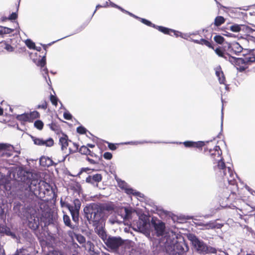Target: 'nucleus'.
Here are the masks:
<instances>
[{
	"label": "nucleus",
	"mask_w": 255,
	"mask_h": 255,
	"mask_svg": "<svg viewBox=\"0 0 255 255\" xmlns=\"http://www.w3.org/2000/svg\"><path fill=\"white\" fill-rule=\"evenodd\" d=\"M215 52L217 55L219 57H223L224 59H226V55H228V53L226 52L224 49L220 47H217L215 50Z\"/></svg>",
	"instance_id": "25"
},
{
	"label": "nucleus",
	"mask_w": 255,
	"mask_h": 255,
	"mask_svg": "<svg viewBox=\"0 0 255 255\" xmlns=\"http://www.w3.org/2000/svg\"><path fill=\"white\" fill-rule=\"evenodd\" d=\"M43 123L39 120L35 121L34 123V127L39 130H41L43 128Z\"/></svg>",
	"instance_id": "39"
},
{
	"label": "nucleus",
	"mask_w": 255,
	"mask_h": 255,
	"mask_svg": "<svg viewBox=\"0 0 255 255\" xmlns=\"http://www.w3.org/2000/svg\"><path fill=\"white\" fill-rule=\"evenodd\" d=\"M50 100L53 105L56 106L57 105L59 100L56 96L51 94L50 96Z\"/></svg>",
	"instance_id": "48"
},
{
	"label": "nucleus",
	"mask_w": 255,
	"mask_h": 255,
	"mask_svg": "<svg viewBox=\"0 0 255 255\" xmlns=\"http://www.w3.org/2000/svg\"><path fill=\"white\" fill-rule=\"evenodd\" d=\"M25 43L27 47L30 49H33L35 48V43L30 39H27L25 40Z\"/></svg>",
	"instance_id": "40"
},
{
	"label": "nucleus",
	"mask_w": 255,
	"mask_h": 255,
	"mask_svg": "<svg viewBox=\"0 0 255 255\" xmlns=\"http://www.w3.org/2000/svg\"><path fill=\"white\" fill-rule=\"evenodd\" d=\"M86 248L90 255H100L101 250L96 248L94 244L91 241L86 243Z\"/></svg>",
	"instance_id": "17"
},
{
	"label": "nucleus",
	"mask_w": 255,
	"mask_h": 255,
	"mask_svg": "<svg viewBox=\"0 0 255 255\" xmlns=\"http://www.w3.org/2000/svg\"><path fill=\"white\" fill-rule=\"evenodd\" d=\"M19 3L18 4L16 11H18L19 8ZM18 15L17 12H12L8 17H7L8 20L13 21L16 20L17 18Z\"/></svg>",
	"instance_id": "36"
},
{
	"label": "nucleus",
	"mask_w": 255,
	"mask_h": 255,
	"mask_svg": "<svg viewBox=\"0 0 255 255\" xmlns=\"http://www.w3.org/2000/svg\"><path fill=\"white\" fill-rule=\"evenodd\" d=\"M77 132L81 134H84L86 133L88 131V130L83 126H80L77 128Z\"/></svg>",
	"instance_id": "44"
},
{
	"label": "nucleus",
	"mask_w": 255,
	"mask_h": 255,
	"mask_svg": "<svg viewBox=\"0 0 255 255\" xmlns=\"http://www.w3.org/2000/svg\"><path fill=\"white\" fill-rule=\"evenodd\" d=\"M215 222L216 221H210L207 222L205 224V229H215Z\"/></svg>",
	"instance_id": "45"
},
{
	"label": "nucleus",
	"mask_w": 255,
	"mask_h": 255,
	"mask_svg": "<svg viewBox=\"0 0 255 255\" xmlns=\"http://www.w3.org/2000/svg\"><path fill=\"white\" fill-rule=\"evenodd\" d=\"M75 238L80 244H83L86 242L85 237L80 234H75Z\"/></svg>",
	"instance_id": "38"
},
{
	"label": "nucleus",
	"mask_w": 255,
	"mask_h": 255,
	"mask_svg": "<svg viewBox=\"0 0 255 255\" xmlns=\"http://www.w3.org/2000/svg\"><path fill=\"white\" fill-rule=\"evenodd\" d=\"M30 116L28 113H24L22 114L17 115L16 116V119L21 122H28L31 123V120L29 119Z\"/></svg>",
	"instance_id": "24"
},
{
	"label": "nucleus",
	"mask_w": 255,
	"mask_h": 255,
	"mask_svg": "<svg viewBox=\"0 0 255 255\" xmlns=\"http://www.w3.org/2000/svg\"><path fill=\"white\" fill-rule=\"evenodd\" d=\"M214 39L215 41L218 44H222L224 42V38L220 35H216L214 36Z\"/></svg>",
	"instance_id": "42"
},
{
	"label": "nucleus",
	"mask_w": 255,
	"mask_h": 255,
	"mask_svg": "<svg viewBox=\"0 0 255 255\" xmlns=\"http://www.w3.org/2000/svg\"><path fill=\"white\" fill-rule=\"evenodd\" d=\"M46 255H63L61 252L58 251L54 250L51 252H49Z\"/></svg>",
	"instance_id": "56"
},
{
	"label": "nucleus",
	"mask_w": 255,
	"mask_h": 255,
	"mask_svg": "<svg viewBox=\"0 0 255 255\" xmlns=\"http://www.w3.org/2000/svg\"><path fill=\"white\" fill-rule=\"evenodd\" d=\"M225 21V19L222 16H217L214 20V24L216 26H219Z\"/></svg>",
	"instance_id": "30"
},
{
	"label": "nucleus",
	"mask_w": 255,
	"mask_h": 255,
	"mask_svg": "<svg viewBox=\"0 0 255 255\" xmlns=\"http://www.w3.org/2000/svg\"><path fill=\"white\" fill-rule=\"evenodd\" d=\"M106 246L105 248L110 252L117 253L120 248H123L124 244V240L120 237L109 236V238L104 243Z\"/></svg>",
	"instance_id": "5"
},
{
	"label": "nucleus",
	"mask_w": 255,
	"mask_h": 255,
	"mask_svg": "<svg viewBox=\"0 0 255 255\" xmlns=\"http://www.w3.org/2000/svg\"><path fill=\"white\" fill-rule=\"evenodd\" d=\"M42 145H45L47 147H51L54 144V140L51 137H49L46 140L43 139Z\"/></svg>",
	"instance_id": "33"
},
{
	"label": "nucleus",
	"mask_w": 255,
	"mask_h": 255,
	"mask_svg": "<svg viewBox=\"0 0 255 255\" xmlns=\"http://www.w3.org/2000/svg\"><path fill=\"white\" fill-rule=\"evenodd\" d=\"M188 239L191 242L195 252L200 255L214 254L216 249L207 244L202 240L193 234L187 235Z\"/></svg>",
	"instance_id": "4"
},
{
	"label": "nucleus",
	"mask_w": 255,
	"mask_h": 255,
	"mask_svg": "<svg viewBox=\"0 0 255 255\" xmlns=\"http://www.w3.org/2000/svg\"><path fill=\"white\" fill-rule=\"evenodd\" d=\"M240 64H245V61L243 58H237L235 65H240Z\"/></svg>",
	"instance_id": "57"
},
{
	"label": "nucleus",
	"mask_w": 255,
	"mask_h": 255,
	"mask_svg": "<svg viewBox=\"0 0 255 255\" xmlns=\"http://www.w3.org/2000/svg\"><path fill=\"white\" fill-rule=\"evenodd\" d=\"M161 243L160 246L169 255H185L189 250L184 237L172 231L165 235Z\"/></svg>",
	"instance_id": "3"
},
{
	"label": "nucleus",
	"mask_w": 255,
	"mask_h": 255,
	"mask_svg": "<svg viewBox=\"0 0 255 255\" xmlns=\"http://www.w3.org/2000/svg\"><path fill=\"white\" fill-rule=\"evenodd\" d=\"M74 206L72 205V208L73 211H80L81 206V203L79 199H75L73 201Z\"/></svg>",
	"instance_id": "28"
},
{
	"label": "nucleus",
	"mask_w": 255,
	"mask_h": 255,
	"mask_svg": "<svg viewBox=\"0 0 255 255\" xmlns=\"http://www.w3.org/2000/svg\"><path fill=\"white\" fill-rule=\"evenodd\" d=\"M86 160L87 161H88L91 164H96L98 163L97 162L95 161L94 160H93L91 158H90L88 157H86Z\"/></svg>",
	"instance_id": "63"
},
{
	"label": "nucleus",
	"mask_w": 255,
	"mask_h": 255,
	"mask_svg": "<svg viewBox=\"0 0 255 255\" xmlns=\"http://www.w3.org/2000/svg\"><path fill=\"white\" fill-rule=\"evenodd\" d=\"M125 215L124 217L125 220H129L131 218V211L127 208H125Z\"/></svg>",
	"instance_id": "47"
},
{
	"label": "nucleus",
	"mask_w": 255,
	"mask_h": 255,
	"mask_svg": "<svg viewBox=\"0 0 255 255\" xmlns=\"http://www.w3.org/2000/svg\"><path fill=\"white\" fill-rule=\"evenodd\" d=\"M216 75L217 77L218 78L219 82L220 84H223L225 85V89L227 91H229L230 87L229 85L226 84L225 81V77L224 75L223 71L221 70V68L220 67L219 70H217L216 71Z\"/></svg>",
	"instance_id": "20"
},
{
	"label": "nucleus",
	"mask_w": 255,
	"mask_h": 255,
	"mask_svg": "<svg viewBox=\"0 0 255 255\" xmlns=\"http://www.w3.org/2000/svg\"><path fill=\"white\" fill-rule=\"evenodd\" d=\"M60 203V205L62 207H65L67 208V205H71L69 203H66L65 202L63 201L62 199H61Z\"/></svg>",
	"instance_id": "62"
},
{
	"label": "nucleus",
	"mask_w": 255,
	"mask_h": 255,
	"mask_svg": "<svg viewBox=\"0 0 255 255\" xmlns=\"http://www.w3.org/2000/svg\"><path fill=\"white\" fill-rule=\"evenodd\" d=\"M114 207L107 203H92L87 204L84 208V217L89 224L95 227V232L104 243L109 238L106 231L103 228L110 212Z\"/></svg>",
	"instance_id": "2"
},
{
	"label": "nucleus",
	"mask_w": 255,
	"mask_h": 255,
	"mask_svg": "<svg viewBox=\"0 0 255 255\" xmlns=\"http://www.w3.org/2000/svg\"><path fill=\"white\" fill-rule=\"evenodd\" d=\"M73 145H74V147L75 148V150H73L71 148H69V154L74 153L77 151V150L78 149V146H79L78 144L74 142Z\"/></svg>",
	"instance_id": "60"
},
{
	"label": "nucleus",
	"mask_w": 255,
	"mask_h": 255,
	"mask_svg": "<svg viewBox=\"0 0 255 255\" xmlns=\"http://www.w3.org/2000/svg\"><path fill=\"white\" fill-rule=\"evenodd\" d=\"M63 117L67 120H72L73 116L68 111H66L63 114Z\"/></svg>",
	"instance_id": "51"
},
{
	"label": "nucleus",
	"mask_w": 255,
	"mask_h": 255,
	"mask_svg": "<svg viewBox=\"0 0 255 255\" xmlns=\"http://www.w3.org/2000/svg\"><path fill=\"white\" fill-rule=\"evenodd\" d=\"M68 141H71V140H69L68 136L63 133L62 136L59 138V143L61 145V150L62 151L67 149L68 146Z\"/></svg>",
	"instance_id": "23"
},
{
	"label": "nucleus",
	"mask_w": 255,
	"mask_h": 255,
	"mask_svg": "<svg viewBox=\"0 0 255 255\" xmlns=\"http://www.w3.org/2000/svg\"><path fill=\"white\" fill-rule=\"evenodd\" d=\"M22 206V204L20 202L15 201L13 203V210L19 211Z\"/></svg>",
	"instance_id": "50"
},
{
	"label": "nucleus",
	"mask_w": 255,
	"mask_h": 255,
	"mask_svg": "<svg viewBox=\"0 0 255 255\" xmlns=\"http://www.w3.org/2000/svg\"><path fill=\"white\" fill-rule=\"evenodd\" d=\"M14 31V29L0 26V35L10 34Z\"/></svg>",
	"instance_id": "29"
},
{
	"label": "nucleus",
	"mask_w": 255,
	"mask_h": 255,
	"mask_svg": "<svg viewBox=\"0 0 255 255\" xmlns=\"http://www.w3.org/2000/svg\"><path fill=\"white\" fill-rule=\"evenodd\" d=\"M47 108V104L46 101H44L41 105H38L37 106L38 109H42L44 110L46 109Z\"/></svg>",
	"instance_id": "59"
},
{
	"label": "nucleus",
	"mask_w": 255,
	"mask_h": 255,
	"mask_svg": "<svg viewBox=\"0 0 255 255\" xmlns=\"http://www.w3.org/2000/svg\"><path fill=\"white\" fill-rule=\"evenodd\" d=\"M217 166L220 170V174L222 176H226L227 171H228L230 177V178H228V182L230 184L234 185L235 183V177H237V175L232 170L231 167H226L225 163L222 158L218 160Z\"/></svg>",
	"instance_id": "7"
},
{
	"label": "nucleus",
	"mask_w": 255,
	"mask_h": 255,
	"mask_svg": "<svg viewBox=\"0 0 255 255\" xmlns=\"http://www.w3.org/2000/svg\"><path fill=\"white\" fill-rule=\"evenodd\" d=\"M154 28L158 29L159 31L163 33L164 34H169L170 35H171V34H170V32H171L172 29H170V28H167L166 27H164L162 26H158L156 25L155 27H154Z\"/></svg>",
	"instance_id": "27"
},
{
	"label": "nucleus",
	"mask_w": 255,
	"mask_h": 255,
	"mask_svg": "<svg viewBox=\"0 0 255 255\" xmlns=\"http://www.w3.org/2000/svg\"><path fill=\"white\" fill-rule=\"evenodd\" d=\"M25 250L23 248L17 249L13 255H25L24 254Z\"/></svg>",
	"instance_id": "58"
},
{
	"label": "nucleus",
	"mask_w": 255,
	"mask_h": 255,
	"mask_svg": "<svg viewBox=\"0 0 255 255\" xmlns=\"http://www.w3.org/2000/svg\"><path fill=\"white\" fill-rule=\"evenodd\" d=\"M200 44L202 45H205L206 46H208L209 48L214 49V47H213L212 44L207 40H206L204 38H201L200 39Z\"/></svg>",
	"instance_id": "43"
},
{
	"label": "nucleus",
	"mask_w": 255,
	"mask_h": 255,
	"mask_svg": "<svg viewBox=\"0 0 255 255\" xmlns=\"http://www.w3.org/2000/svg\"><path fill=\"white\" fill-rule=\"evenodd\" d=\"M40 58L39 59H33V62L37 66L41 67V69L43 68L42 69L44 73L42 74L43 78L46 81V82L49 85H50L51 82L50 81V77L48 75V70L46 67H45V66L46 64V52H45L44 54L42 56H40Z\"/></svg>",
	"instance_id": "8"
},
{
	"label": "nucleus",
	"mask_w": 255,
	"mask_h": 255,
	"mask_svg": "<svg viewBox=\"0 0 255 255\" xmlns=\"http://www.w3.org/2000/svg\"><path fill=\"white\" fill-rule=\"evenodd\" d=\"M209 152L212 157H213L216 154H217L218 156H220L222 154V151L220 146L218 145L215 146L213 149H210Z\"/></svg>",
	"instance_id": "26"
},
{
	"label": "nucleus",
	"mask_w": 255,
	"mask_h": 255,
	"mask_svg": "<svg viewBox=\"0 0 255 255\" xmlns=\"http://www.w3.org/2000/svg\"><path fill=\"white\" fill-rule=\"evenodd\" d=\"M171 32H173L174 34V35H175L176 37L180 36V37H181L182 38H185V37L183 36L182 33L178 31H177V30L172 29Z\"/></svg>",
	"instance_id": "55"
},
{
	"label": "nucleus",
	"mask_w": 255,
	"mask_h": 255,
	"mask_svg": "<svg viewBox=\"0 0 255 255\" xmlns=\"http://www.w3.org/2000/svg\"><path fill=\"white\" fill-rule=\"evenodd\" d=\"M227 44L228 45L227 50L229 52L238 55L243 50V48L237 42L227 43Z\"/></svg>",
	"instance_id": "12"
},
{
	"label": "nucleus",
	"mask_w": 255,
	"mask_h": 255,
	"mask_svg": "<svg viewBox=\"0 0 255 255\" xmlns=\"http://www.w3.org/2000/svg\"><path fill=\"white\" fill-rule=\"evenodd\" d=\"M49 157H46L45 156H42L39 159V163L40 165L43 166H50V163H47L46 162L47 161V159H49Z\"/></svg>",
	"instance_id": "34"
},
{
	"label": "nucleus",
	"mask_w": 255,
	"mask_h": 255,
	"mask_svg": "<svg viewBox=\"0 0 255 255\" xmlns=\"http://www.w3.org/2000/svg\"><path fill=\"white\" fill-rule=\"evenodd\" d=\"M151 226L153 228L154 233L156 236L158 237H161V238H159V245H160L161 244V240L166 234H168L170 232H166L165 231V225L164 223L155 217L151 218Z\"/></svg>",
	"instance_id": "6"
},
{
	"label": "nucleus",
	"mask_w": 255,
	"mask_h": 255,
	"mask_svg": "<svg viewBox=\"0 0 255 255\" xmlns=\"http://www.w3.org/2000/svg\"><path fill=\"white\" fill-rule=\"evenodd\" d=\"M0 235L9 236L13 239L17 238L16 234L12 232L9 227L1 224H0Z\"/></svg>",
	"instance_id": "16"
},
{
	"label": "nucleus",
	"mask_w": 255,
	"mask_h": 255,
	"mask_svg": "<svg viewBox=\"0 0 255 255\" xmlns=\"http://www.w3.org/2000/svg\"><path fill=\"white\" fill-rule=\"evenodd\" d=\"M67 208L70 212L72 220L74 222L75 224L77 225V226L78 227L80 211H73L71 205H67Z\"/></svg>",
	"instance_id": "19"
},
{
	"label": "nucleus",
	"mask_w": 255,
	"mask_h": 255,
	"mask_svg": "<svg viewBox=\"0 0 255 255\" xmlns=\"http://www.w3.org/2000/svg\"><path fill=\"white\" fill-rule=\"evenodd\" d=\"M243 58L245 61V64H251L255 62V56H247Z\"/></svg>",
	"instance_id": "32"
},
{
	"label": "nucleus",
	"mask_w": 255,
	"mask_h": 255,
	"mask_svg": "<svg viewBox=\"0 0 255 255\" xmlns=\"http://www.w3.org/2000/svg\"><path fill=\"white\" fill-rule=\"evenodd\" d=\"M139 20L142 23H143L148 26L152 27L153 28L155 27V26H156L155 24L152 23L150 21H149L146 19L140 17V18L139 19Z\"/></svg>",
	"instance_id": "35"
},
{
	"label": "nucleus",
	"mask_w": 255,
	"mask_h": 255,
	"mask_svg": "<svg viewBox=\"0 0 255 255\" xmlns=\"http://www.w3.org/2000/svg\"><path fill=\"white\" fill-rule=\"evenodd\" d=\"M1 43H3L5 45L4 48L8 52H12L14 51V48L9 44L7 43L6 42H1Z\"/></svg>",
	"instance_id": "49"
},
{
	"label": "nucleus",
	"mask_w": 255,
	"mask_h": 255,
	"mask_svg": "<svg viewBox=\"0 0 255 255\" xmlns=\"http://www.w3.org/2000/svg\"><path fill=\"white\" fill-rule=\"evenodd\" d=\"M30 116L29 119L31 120V122H33V120L39 118L40 114L36 111L30 112L29 114Z\"/></svg>",
	"instance_id": "37"
},
{
	"label": "nucleus",
	"mask_w": 255,
	"mask_h": 255,
	"mask_svg": "<svg viewBox=\"0 0 255 255\" xmlns=\"http://www.w3.org/2000/svg\"><path fill=\"white\" fill-rule=\"evenodd\" d=\"M167 143V142L159 141H147V140H142V141H130L122 142L121 144H123V145H128V144L137 145L138 144H143V143Z\"/></svg>",
	"instance_id": "22"
},
{
	"label": "nucleus",
	"mask_w": 255,
	"mask_h": 255,
	"mask_svg": "<svg viewBox=\"0 0 255 255\" xmlns=\"http://www.w3.org/2000/svg\"><path fill=\"white\" fill-rule=\"evenodd\" d=\"M63 220L65 225L67 227L70 228L73 231L78 230V226L76 224H73L71 223L70 217L67 215L64 214L63 217Z\"/></svg>",
	"instance_id": "21"
},
{
	"label": "nucleus",
	"mask_w": 255,
	"mask_h": 255,
	"mask_svg": "<svg viewBox=\"0 0 255 255\" xmlns=\"http://www.w3.org/2000/svg\"><path fill=\"white\" fill-rule=\"evenodd\" d=\"M167 142L166 143H167ZM172 143H175V142H171ZM177 144L183 143L186 147H196L198 148H202L205 145V142L203 141H193L191 140L185 141L183 142H176Z\"/></svg>",
	"instance_id": "14"
},
{
	"label": "nucleus",
	"mask_w": 255,
	"mask_h": 255,
	"mask_svg": "<svg viewBox=\"0 0 255 255\" xmlns=\"http://www.w3.org/2000/svg\"><path fill=\"white\" fill-rule=\"evenodd\" d=\"M5 219V214L4 209L0 206V220H4Z\"/></svg>",
	"instance_id": "53"
},
{
	"label": "nucleus",
	"mask_w": 255,
	"mask_h": 255,
	"mask_svg": "<svg viewBox=\"0 0 255 255\" xmlns=\"http://www.w3.org/2000/svg\"><path fill=\"white\" fill-rule=\"evenodd\" d=\"M137 229L140 232L145 235H149V228L151 226V222H149V219L146 217H139L138 220L136 222Z\"/></svg>",
	"instance_id": "9"
},
{
	"label": "nucleus",
	"mask_w": 255,
	"mask_h": 255,
	"mask_svg": "<svg viewBox=\"0 0 255 255\" xmlns=\"http://www.w3.org/2000/svg\"><path fill=\"white\" fill-rule=\"evenodd\" d=\"M227 55L226 56L227 58H226V60H228L232 64L235 65L236 62L237 57L231 56L229 53L228 54V55Z\"/></svg>",
	"instance_id": "46"
},
{
	"label": "nucleus",
	"mask_w": 255,
	"mask_h": 255,
	"mask_svg": "<svg viewBox=\"0 0 255 255\" xmlns=\"http://www.w3.org/2000/svg\"><path fill=\"white\" fill-rule=\"evenodd\" d=\"M28 227L33 231L36 230L39 226V218L37 216L31 215L28 218Z\"/></svg>",
	"instance_id": "13"
},
{
	"label": "nucleus",
	"mask_w": 255,
	"mask_h": 255,
	"mask_svg": "<svg viewBox=\"0 0 255 255\" xmlns=\"http://www.w3.org/2000/svg\"><path fill=\"white\" fill-rule=\"evenodd\" d=\"M102 180V176L101 174L97 173L93 175H89L86 178V182L95 185L96 183V186L98 185V183L101 182Z\"/></svg>",
	"instance_id": "18"
},
{
	"label": "nucleus",
	"mask_w": 255,
	"mask_h": 255,
	"mask_svg": "<svg viewBox=\"0 0 255 255\" xmlns=\"http://www.w3.org/2000/svg\"><path fill=\"white\" fill-rule=\"evenodd\" d=\"M230 30L234 32H239L241 30H245L250 33L254 31V29L247 25L238 24H234L230 26Z\"/></svg>",
	"instance_id": "15"
},
{
	"label": "nucleus",
	"mask_w": 255,
	"mask_h": 255,
	"mask_svg": "<svg viewBox=\"0 0 255 255\" xmlns=\"http://www.w3.org/2000/svg\"><path fill=\"white\" fill-rule=\"evenodd\" d=\"M118 186L120 188L125 190V192L128 195H133L139 198H144V195L139 191H136L132 188L129 187L128 184L124 180L121 179H116Z\"/></svg>",
	"instance_id": "10"
},
{
	"label": "nucleus",
	"mask_w": 255,
	"mask_h": 255,
	"mask_svg": "<svg viewBox=\"0 0 255 255\" xmlns=\"http://www.w3.org/2000/svg\"><path fill=\"white\" fill-rule=\"evenodd\" d=\"M89 170H90V168H89L88 167H87V168H81V171L78 173L77 176L80 175L81 174H82V173L83 172H84H84H86L87 171Z\"/></svg>",
	"instance_id": "64"
},
{
	"label": "nucleus",
	"mask_w": 255,
	"mask_h": 255,
	"mask_svg": "<svg viewBox=\"0 0 255 255\" xmlns=\"http://www.w3.org/2000/svg\"><path fill=\"white\" fill-rule=\"evenodd\" d=\"M79 151L81 154L85 155H89L91 153V151L88 148V147L84 145L82 146L80 148Z\"/></svg>",
	"instance_id": "31"
},
{
	"label": "nucleus",
	"mask_w": 255,
	"mask_h": 255,
	"mask_svg": "<svg viewBox=\"0 0 255 255\" xmlns=\"http://www.w3.org/2000/svg\"><path fill=\"white\" fill-rule=\"evenodd\" d=\"M103 157L106 159L110 160L112 158L113 155L110 152H106L104 153Z\"/></svg>",
	"instance_id": "54"
},
{
	"label": "nucleus",
	"mask_w": 255,
	"mask_h": 255,
	"mask_svg": "<svg viewBox=\"0 0 255 255\" xmlns=\"http://www.w3.org/2000/svg\"><path fill=\"white\" fill-rule=\"evenodd\" d=\"M13 149V146L7 143H0V157H9L11 156L10 151Z\"/></svg>",
	"instance_id": "11"
},
{
	"label": "nucleus",
	"mask_w": 255,
	"mask_h": 255,
	"mask_svg": "<svg viewBox=\"0 0 255 255\" xmlns=\"http://www.w3.org/2000/svg\"><path fill=\"white\" fill-rule=\"evenodd\" d=\"M16 180L17 186L15 188L11 187L9 179L0 172V185H3L6 190L15 192V196L25 206H32L40 194L37 175L23 168H19L17 172Z\"/></svg>",
	"instance_id": "1"
},
{
	"label": "nucleus",
	"mask_w": 255,
	"mask_h": 255,
	"mask_svg": "<svg viewBox=\"0 0 255 255\" xmlns=\"http://www.w3.org/2000/svg\"><path fill=\"white\" fill-rule=\"evenodd\" d=\"M31 138L34 142V143L36 145L42 146L43 144V139L40 138L38 137H36L33 136H31Z\"/></svg>",
	"instance_id": "41"
},
{
	"label": "nucleus",
	"mask_w": 255,
	"mask_h": 255,
	"mask_svg": "<svg viewBox=\"0 0 255 255\" xmlns=\"http://www.w3.org/2000/svg\"><path fill=\"white\" fill-rule=\"evenodd\" d=\"M107 143L108 144V147L111 150H115L117 148V144L110 143L108 141H106Z\"/></svg>",
	"instance_id": "52"
},
{
	"label": "nucleus",
	"mask_w": 255,
	"mask_h": 255,
	"mask_svg": "<svg viewBox=\"0 0 255 255\" xmlns=\"http://www.w3.org/2000/svg\"><path fill=\"white\" fill-rule=\"evenodd\" d=\"M87 24H82L79 28H77L74 34L75 33H78L81 31L83 29H84L85 27L86 26Z\"/></svg>",
	"instance_id": "61"
}]
</instances>
